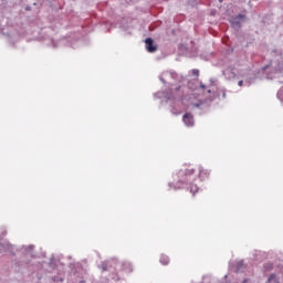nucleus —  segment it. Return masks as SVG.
<instances>
[{
    "instance_id": "nucleus-8",
    "label": "nucleus",
    "mask_w": 283,
    "mask_h": 283,
    "mask_svg": "<svg viewBox=\"0 0 283 283\" xmlns=\"http://www.w3.org/2000/svg\"><path fill=\"white\" fill-rule=\"evenodd\" d=\"M205 87H206L205 84H200L199 88H197V92L198 93L202 92V90H205Z\"/></svg>"
},
{
    "instance_id": "nucleus-14",
    "label": "nucleus",
    "mask_w": 283,
    "mask_h": 283,
    "mask_svg": "<svg viewBox=\"0 0 283 283\" xmlns=\"http://www.w3.org/2000/svg\"><path fill=\"white\" fill-rule=\"evenodd\" d=\"M243 283H247V280H244Z\"/></svg>"
},
{
    "instance_id": "nucleus-5",
    "label": "nucleus",
    "mask_w": 283,
    "mask_h": 283,
    "mask_svg": "<svg viewBox=\"0 0 283 283\" xmlns=\"http://www.w3.org/2000/svg\"><path fill=\"white\" fill-rule=\"evenodd\" d=\"M199 178L201 180H207V178H209V170L205 168L199 169Z\"/></svg>"
},
{
    "instance_id": "nucleus-3",
    "label": "nucleus",
    "mask_w": 283,
    "mask_h": 283,
    "mask_svg": "<svg viewBox=\"0 0 283 283\" xmlns=\"http://www.w3.org/2000/svg\"><path fill=\"white\" fill-rule=\"evenodd\" d=\"M182 120L187 127H193V115L191 113H186Z\"/></svg>"
},
{
    "instance_id": "nucleus-9",
    "label": "nucleus",
    "mask_w": 283,
    "mask_h": 283,
    "mask_svg": "<svg viewBox=\"0 0 283 283\" xmlns=\"http://www.w3.org/2000/svg\"><path fill=\"white\" fill-rule=\"evenodd\" d=\"M192 74H193V76H199V75H200V71H198V70H192Z\"/></svg>"
},
{
    "instance_id": "nucleus-2",
    "label": "nucleus",
    "mask_w": 283,
    "mask_h": 283,
    "mask_svg": "<svg viewBox=\"0 0 283 283\" xmlns=\"http://www.w3.org/2000/svg\"><path fill=\"white\" fill-rule=\"evenodd\" d=\"M244 19H247V15L244 14H239L234 18H231L230 23L231 25H233L234 28H240V25H242Z\"/></svg>"
},
{
    "instance_id": "nucleus-13",
    "label": "nucleus",
    "mask_w": 283,
    "mask_h": 283,
    "mask_svg": "<svg viewBox=\"0 0 283 283\" xmlns=\"http://www.w3.org/2000/svg\"><path fill=\"white\" fill-rule=\"evenodd\" d=\"M208 94H211V90H208Z\"/></svg>"
},
{
    "instance_id": "nucleus-12",
    "label": "nucleus",
    "mask_w": 283,
    "mask_h": 283,
    "mask_svg": "<svg viewBox=\"0 0 283 283\" xmlns=\"http://www.w3.org/2000/svg\"><path fill=\"white\" fill-rule=\"evenodd\" d=\"M273 277H275L274 275H271L269 280H273Z\"/></svg>"
},
{
    "instance_id": "nucleus-4",
    "label": "nucleus",
    "mask_w": 283,
    "mask_h": 283,
    "mask_svg": "<svg viewBox=\"0 0 283 283\" xmlns=\"http://www.w3.org/2000/svg\"><path fill=\"white\" fill-rule=\"evenodd\" d=\"M146 43V50L148 52H156V50H158V48H156V45H154V40L151 38H147L145 40Z\"/></svg>"
},
{
    "instance_id": "nucleus-1",
    "label": "nucleus",
    "mask_w": 283,
    "mask_h": 283,
    "mask_svg": "<svg viewBox=\"0 0 283 283\" xmlns=\"http://www.w3.org/2000/svg\"><path fill=\"white\" fill-rule=\"evenodd\" d=\"M193 174H195L193 168H187L186 170H180L178 172V178L184 182H187V178H189V176H193Z\"/></svg>"
},
{
    "instance_id": "nucleus-11",
    "label": "nucleus",
    "mask_w": 283,
    "mask_h": 283,
    "mask_svg": "<svg viewBox=\"0 0 283 283\" xmlns=\"http://www.w3.org/2000/svg\"><path fill=\"white\" fill-rule=\"evenodd\" d=\"M238 85H239V87H242V85H244V81H239Z\"/></svg>"
},
{
    "instance_id": "nucleus-10",
    "label": "nucleus",
    "mask_w": 283,
    "mask_h": 283,
    "mask_svg": "<svg viewBox=\"0 0 283 283\" xmlns=\"http://www.w3.org/2000/svg\"><path fill=\"white\" fill-rule=\"evenodd\" d=\"M178 92H180V86H178L175 90H172V94H178Z\"/></svg>"
},
{
    "instance_id": "nucleus-6",
    "label": "nucleus",
    "mask_w": 283,
    "mask_h": 283,
    "mask_svg": "<svg viewBox=\"0 0 283 283\" xmlns=\"http://www.w3.org/2000/svg\"><path fill=\"white\" fill-rule=\"evenodd\" d=\"M189 191H190V193H192V196H196V193H198V191H200V188L198 187V185H191L189 187Z\"/></svg>"
},
{
    "instance_id": "nucleus-7",
    "label": "nucleus",
    "mask_w": 283,
    "mask_h": 283,
    "mask_svg": "<svg viewBox=\"0 0 283 283\" xmlns=\"http://www.w3.org/2000/svg\"><path fill=\"white\" fill-rule=\"evenodd\" d=\"M160 263L164 264V266H167V264H169V256L163 254L160 256Z\"/></svg>"
}]
</instances>
